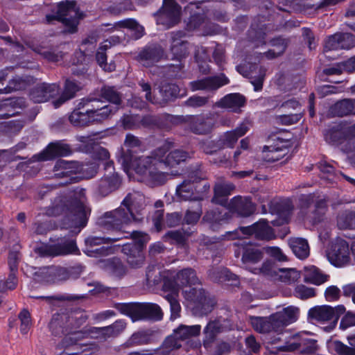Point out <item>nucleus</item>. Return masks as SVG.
<instances>
[{
	"label": "nucleus",
	"instance_id": "nucleus-1",
	"mask_svg": "<svg viewBox=\"0 0 355 355\" xmlns=\"http://www.w3.org/2000/svg\"><path fill=\"white\" fill-rule=\"evenodd\" d=\"M299 309L288 306L268 317H254L252 324L255 331L268 333V343L277 344L284 341V345L276 347L278 352H294L300 350L303 354H312L317 350L316 340L301 339L297 334H293L285 329L286 327L298 319Z\"/></svg>",
	"mask_w": 355,
	"mask_h": 355
},
{
	"label": "nucleus",
	"instance_id": "nucleus-2",
	"mask_svg": "<svg viewBox=\"0 0 355 355\" xmlns=\"http://www.w3.org/2000/svg\"><path fill=\"white\" fill-rule=\"evenodd\" d=\"M132 198L128 195L124 198L119 207L105 213L98 218V223L104 230H111L114 232L117 237L123 235L125 236L123 239H132L131 242L122 245L121 251L125 255L129 266L131 268H139L144 262V250L150 237L148 234L141 231L130 232L124 230L125 226L132 220H137L132 212Z\"/></svg>",
	"mask_w": 355,
	"mask_h": 355
},
{
	"label": "nucleus",
	"instance_id": "nucleus-3",
	"mask_svg": "<svg viewBox=\"0 0 355 355\" xmlns=\"http://www.w3.org/2000/svg\"><path fill=\"white\" fill-rule=\"evenodd\" d=\"M88 319L86 312L83 310H68L60 309L52 315L49 329L54 336L64 337L57 345V349L63 351L58 355H80L85 345L79 341L89 336L87 329L78 330Z\"/></svg>",
	"mask_w": 355,
	"mask_h": 355
},
{
	"label": "nucleus",
	"instance_id": "nucleus-4",
	"mask_svg": "<svg viewBox=\"0 0 355 355\" xmlns=\"http://www.w3.org/2000/svg\"><path fill=\"white\" fill-rule=\"evenodd\" d=\"M175 146L173 138H166L162 144L150 152L148 156H142L136 163L135 172L153 186H161L167 181L168 173L161 171L166 153Z\"/></svg>",
	"mask_w": 355,
	"mask_h": 355
},
{
	"label": "nucleus",
	"instance_id": "nucleus-5",
	"mask_svg": "<svg viewBox=\"0 0 355 355\" xmlns=\"http://www.w3.org/2000/svg\"><path fill=\"white\" fill-rule=\"evenodd\" d=\"M46 214L50 216H58L64 214L70 220L69 227L78 229L80 232L88 222L90 211H87L83 202L77 197L58 196L46 209Z\"/></svg>",
	"mask_w": 355,
	"mask_h": 355
},
{
	"label": "nucleus",
	"instance_id": "nucleus-6",
	"mask_svg": "<svg viewBox=\"0 0 355 355\" xmlns=\"http://www.w3.org/2000/svg\"><path fill=\"white\" fill-rule=\"evenodd\" d=\"M99 102V100L91 96L81 98L69 115L70 123L74 127L83 128L106 121L107 111L98 110L96 106V103Z\"/></svg>",
	"mask_w": 355,
	"mask_h": 355
},
{
	"label": "nucleus",
	"instance_id": "nucleus-7",
	"mask_svg": "<svg viewBox=\"0 0 355 355\" xmlns=\"http://www.w3.org/2000/svg\"><path fill=\"white\" fill-rule=\"evenodd\" d=\"M114 307L132 322H157L162 320L164 315L161 307L152 302H119Z\"/></svg>",
	"mask_w": 355,
	"mask_h": 355
},
{
	"label": "nucleus",
	"instance_id": "nucleus-8",
	"mask_svg": "<svg viewBox=\"0 0 355 355\" xmlns=\"http://www.w3.org/2000/svg\"><path fill=\"white\" fill-rule=\"evenodd\" d=\"M324 139L331 146H338L345 144L343 150L346 153L355 151V124L345 126L336 124L324 130Z\"/></svg>",
	"mask_w": 355,
	"mask_h": 355
},
{
	"label": "nucleus",
	"instance_id": "nucleus-9",
	"mask_svg": "<svg viewBox=\"0 0 355 355\" xmlns=\"http://www.w3.org/2000/svg\"><path fill=\"white\" fill-rule=\"evenodd\" d=\"M110 236H89L85 239V247L83 252L89 257H101L107 256L112 253V247H105L99 245L102 244H112L119 240L123 239L125 236L121 235L117 237V235L111 230H106Z\"/></svg>",
	"mask_w": 355,
	"mask_h": 355
},
{
	"label": "nucleus",
	"instance_id": "nucleus-10",
	"mask_svg": "<svg viewBox=\"0 0 355 355\" xmlns=\"http://www.w3.org/2000/svg\"><path fill=\"white\" fill-rule=\"evenodd\" d=\"M243 236H254L260 241H270L275 238L272 228L266 219H260L254 224L247 227H239L232 232H227L228 239L235 240Z\"/></svg>",
	"mask_w": 355,
	"mask_h": 355
},
{
	"label": "nucleus",
	"instance_id": "nucleus-11",
	"mask_svg": "<svg viewBox=\"0 0 355 355\" xmlns=\"http://www.w3.org/2000/svg\"><path fill=\"white\" fill-rule=\"evenodd\" d=\"M184 297L193 304V311L198 315H206L211 313L216 304V300L202 288H190L184 291Z\"/></svg>",
	"mask_w": 355,
	"mask_h": 355
},
{
	"label": "nucleus",
	"instance_id": "nucleus-12",
	"mask_svg": "<svg viewBox=\"0 0 355 355\" xmlns=\"http://www.w3.org/2000/svg\"><path fill=\"white\" fill-rule=\"evenodd\" d=\"M170 35L171 59L178 61L179 64L169 65V71H172L175 73V76H177L184 67L181 63L182 60L189 55V43L184 40L186 33L183 31H173Z\"/></svg>",
	"mask_w": 355,
	"mask_h": 355
},
{
	"label": "nucleus",
	"instance_id": "nucleus-13",
	"mask_svg": "<svg viewBox=\"0 0 355 355\" xmlns=\"http://www.w3.org/2000/svg\"><path fill=\"white\" fill-rule=\"evenodd\" d=\"M180 124L187 123L188 129L197 135H207L214 128L216 119L212 113L196 115H179Z\"/></svg>",
	"mask_w": 355,
	"mask_h": 355
},
{
	"label": "nucleus",
	"instance_id": "nucleus-14",
	"mask_svg": "<svg viewBox=\"0 0 355 355\" xmlns=\"http://www.w3.org/2000/svg\"><path fill=\"white\" fill-rule=\"evenodd\" d=\"M179 115H173L168 113L158 114H146L141 117V125L151 130L169 131L172 127L180 124Z\"/></svg>",
	"mask_w": 355,
	"mask_h": 355
},
{
	"label": "nucleus",
	"instance_id": "nucleus-15",
	"mask_svg": "<svg viewBox=\"0 0 355 355\" xmlns=\"http://www.w3.org/2000/svg\"><path fill=\"white\" fill-rule=\"evenodd\" d=\"M181 10L175 0H163L162 7L153 15L157 24L170 28L180 22Z\"/></svg>",
	"mask_w": 355,
	"mask_h": 355
},
{
	"label": "nucleus",
	"instance_id": "nucleus-16",
	"mask_svg": "<svg viewBox=\"0 0 355 355\" xmlns=\"http://www.w3.org/2000/svg\"><path fill=\"white\" fill-rule=\"evenodd\" d=\"M83 170V166L78 162H67L64 159L58 160L54 166V175L57 178H63L61 184L67 185L76 183L82 180V176L78 174Z\"/></svg>",
	"mask_w": 355,
	"mask_h": 355
},
{
	"label": "nucleus",
	"instance_id": "nucleus-17",
	"mask_svg": "<svg viewBox=\"0 0 355 355\" xmlns=\"http://www.w3.org/2000/svg\"><path fill=\"white\" fill-rule=\"evenodd\" d=\"M195 182L189 180H184L181 184H178L175 189V195L180 201H202L206 197L209 190V183H205L202 185L195 186Z\"/></svg>",
	"mask_w": 355,
	"mask_h": 355
},
{
	"label": "nucleus",
	"instance_id": "nucleus-18",
	"mask_svg": "<svg viewBox=\"0 0 355 355\" xmlns=\"http://www.w3.org/2000/svg\"><path fill=\"white\" fill-rule=\"evenodd\" d=\"M99 96L103 101L99 99V103L103 102H108L109 104L100 105L98 103H96V106L98 110H103L105 111L107 109L106 112L108 114L107 116V120L112 118L116 112L119 110L122 104V97L121 94L119 92H118L115 87L109 86V85H103L100 91H99ZM98 100V98H97Z\"/></svg>",
	"mask_w": 355,
	"mask_h": 355
},
{
	"label": "nucleus",
	"instance_id": "nucleus-19",
	"mask_svg": "<svg viewBox=\"0 0 355 355\" xmlns=\"http://www.w3.org/2000/svg\"><path fill=\"white\" fill-rule=\"evenodd\" d=\"M237 248L234 251L236 257L241 256L243 263L255 264L261 261L264 254V248L255 243L239 240L234 243Z\"/></svg>",
	"mask_w": 355,
	"mask_h": 355
},
{
	"label": "nucleus",
	"instance_id": "nucleus-20",
	"mask_svg": "<svg viewBox=\"0 0 355 355\" xmlns=\"http://www.w3.org/2000/svg\"><path fill=\"white\" fill-rule=\"evenodd\" d=\"M73 153L71 146L64 140L50 142L46 147L37 155L38 161L53 160L58 157H67Z\"/></svg>",
	"mask_w": 355,
	"mask_h": 355
},
{
	"label": "nucleus",
	"instance_id": "nucleus-21",
	"mask_svg": "<svg viewBox=\"0 0 355 355\" xmlns=\"http://www.w3.org/2000/svg\"><path fill=\"white\" fill-rule=\"evenodd\" d=\"M269 209L272 214H275L277 216V219L272 221V224L274 226H282L289 223L293 210V205L289 199L273 200L269 204Z\"/></svg>",
	"mask_w": 355,
	"mask_h": 355
},
{
	"label": "nucleus",
	"instance_id": "nucleus-22",
	"mask_svg": "<svg viewBox=\"0 0 355 355\" xmlns=\"http://www.w3.org/2000/svg\"><path fill=\"white\" fill-rule=\"evenodd\" d=\"M330 263L336 267H341L349 260V248L348 243L343 239H338L332 243L327 254Z\"/></svg>",
	"mask_w": 355,
	"mask_h": 355
},
{
	"label": "nucleus",
	"instance_id": "nucleus-23",
	"mask_svg": "<svg viewBox=\"0 0 355 355\" xmlns=\"http://www.w3.org/2000/svg\"><path fill=\"white\" fill-rule=\"evenodd\" d=\"M164 55V50L157 43L148 44L139 52L137 60L145 67H150L159 62Z\"/></svg>",
	"mask_w": 355,
	"mask_h": 355
},
{
	"label": "nucleus",
	"instance_id": "nucleus-24",
	"mask_svg": "<svg viewBox=\"0 0 355 355\" xmlns=\"http://www.w3.org/2000/svg\"><path fill=\"white\" fill-rule=\"evenodd\" d=\"M60 89L58 83H42L37 84L31 89L29 97L35 103H44L54 98Z\"/></svg>",
	"mask_w": 355,
	"mask_h": 355
},
{
	"label": "nucleus",
	"instance_id": "nucleus-25",
	"mask_svg": "<svg viewBox=\"0 0 355 355\" xmlns=\"http://www.w3.org/2000/svg\"><path fill=\"white\" fill-rule=\"evenodd\" d=\"M226 208L230 211L231 217L234 214H236L239 216L248 217L253 214L255 210L251 198H243L240 196L232 198Z\"/></svg>",
	"mask_w": 355,
	"mask_h": 355
},
{
	"label": "nucleus",
	"instance_id": "nucleus-26",
	"mask_svg": "<svg viewBox=\"0 0 355 355\" xmlns=\"http://www.w3.org/2000/svg\"><path fill=\"white\" fill-rule=\"evenodd\" d=\"M122 183V178L115 171L111 173L105 172L103 177L99 180L98 193L105 197L111 193L118 190Z\"/></svg>",
	"mask_w": 355,
	"mask_h": 355
},
{
	"label": "nucleus",
	"instance_id": "nucleus-27",
	"mask_svg": "<svg viewBox=\"0 0 355 355\" xmlns=\"http://www.w3.org/2000/svg\"><path fill=\"white\" fill-rule=\"evenodd\" d=\"M230 219L231 214L225 207L209 209L202 217V220L208 223L210 228L214 231L223 224L228 223Z\"/></svg>",
	"mask_w": 355,
	"mask_h": 355
},
{
	"label": "nucleus",
	"instance_id": "nucleus-28",
	"mask_svg": "<svg viewBox=\"0 0 355 355\" xmlns=\"http://www.w3.org/2000/svg\"><path fill=\"white\" fill-rule=\"evenodd\" d=\"M25 106L23 98L14 97L3 99L0 101V119H8L17 115L18 110Z\"/></svg>",
	"mask_w": 355,
	"mask_h": 355
},
{
	"label": "nucleus",
	"instance_id": "nucleus-29",
	"mask_svg": "<svg viewBox=\"0 0 355 355\" xmlns=\"http://www.w3.org/2000/svg\"><path fill=\"white\" fill-rule=\"evenodd\" d=\"M33 51L44 60L53 63L62 61L64 55L59 46L53 44L37 45L33 47Z\"/></svg>",
	"mask_w": 355,
	"mask_h": 355
},
{
	"label": "nucleus",
	"instance_id": "nucleus-30",
	"mask_svg": "<svg viewBox=\"0 0 355 355\" xmlns=\"http://www.w3.org/2000/svg\"><path fill=\"white\" fill-rule=\"evenodd\" d=\"M78 15V11L76 9V2L75 1L65 0L58 3L57 12L55 14H47L45 19L48 24H52L53 21L61 18Z\"/></svg>",
	"mask_w": 355,
	"mask_h": 355
},
{
	"label": "nucleus",
	"instance_id": "nucleus-31",
	"mask_svg": "<svg viewBox=\"0 0 355 355\" xmlns=\"http://www.w3.org/2000/svg\"><path fill=\"white\" fill-rule=\"evenodd\" d=\"M54 245L56 257L69 254L80 255L76 240L73 237L68 236L61 237L58 239V242Z\"/></svg>",
	"mask_w": 355,
	"mask_h": 355
},
{
	"label": "nucleus",
	"instance_id": "nucleus-32",
	"mask_svg": "<svg viewBox=\"0 0 355 355\" xmlns=\"http://www.w3.org/2000/svg\"><path fill=\"white\" fill-rule=\"evenodd\" d=\"M235 189V185L231 182L218 183L214 188V196L212 202L227 207L229 202L227 197Z\"/></svg>",
	"mask_w": 355,
	"mask_h": 355
},
{
	"label": "nucleus",
	"instance_id": "nucleus-33",
	"mask_svg": "<svg viewBox=\"0 0 355 355\" xmlns=\"http://www.w3.org/2000/svg\"><path fill=\"white\" fill-rule=\"evenodd\" d=\"M126 322L123 320H116L111 325L103 327H92L89 333H96L102 336L105 340L119 336L125 328Z\"/></svg>",
	"mask_w": 355,
	"mask_h": 355
},
{
	"label": "nucleus",
	"instance_id": "nucleus-34",
	"mask_svg": "<svg viewBox=\"0 0 355 355\" xmlns=\"http://www.w3.org/2000/svg\"><path fill=\"white\" fill-rule=\"evenodd\" d=\"M103 268L111 276L121 279L127 273V268L118 257H112L101 261Z\"/></svg>",
	"mask_w": 355,
	"mask_h": 355
},
{
	"label": "nucleus",
	"instance_id": "nucleus-35",
	"mask_svg": "<svg viewBox=\"0 0 355 355\" xmlns=\"http://www.w3.org/2000/svg\"><path fill=\"white\" fill-rule=\"evenodd\" d=\"M225 85H227V82L223 83L220 77L214 76L191 81L190 87L192 91L216 90Z\"/></svg>",
	"mask_w": 355,
	"mask_h": 355
},
{
	"label": "nucleus",
	"instance_id": "nucleus-36",
	"mask_svg": "<svg viewBox=\"0 0 355 355\" xmlns=\"http://www.w3.org/2000/svg\"><path fill=\"white\" fill-rule=\"evenodd\" d=\"M223 331V325L218 320H210L203 329V345L209 347L216 340L218 335Z\"/></svg>",
	"mask_w": 355,
	"mask_h": 355
},
{
	"label": "nucleus",
	"instance_id": "nucleus-37",
	"mask_svg": "<svg viewBox=\"0 0 355 355\" xmlns=\"http://www.w3.org/2000/svg\"><path fill=\"white\" fill-rule=\"evenodd\" d=\"M246 103L245 97L240 93H230L226 94L216 103L218 107L221 108H230L235 111Z\"/></svg>",
	"mask_w": 355,
	"mask_h": 355
},
{
	"label": "nucleus",
	"instance_id": "nucleus-38",
	"mask_svg": "<svg viewBox=\"0 0 355 355\" xmlns=\"http://www.w3.org/2000/svg\"><path fill=\"white\" fill-rule=\"evenodd\" d=\"M79 89L80 87L75 81L67 79L64 82V89L61 94L58 98L53 101L54 107L58 108L65 102L73 98Z\"/></svg>",
	"mask_w": 355,
	"mask_h": 355
},
{
	"label": "nucleus",
	"instance_id": "nucleus-39",
	"mask_svg": "<svg viewBox=\"0 0 355 355\" xmlns=\"http://www.w3.org/2000/svg\"><path fill=\"white\" fill-rule=\"evenodd\" d=\"M193 155V153H189L182 149H175L171 150L163 161V166L166 167H175L182 162H186L191 159Z\"/></svg>",
	"mask_w": 355,
	"mask_h": 355
},
{
	"label": "nucleus",
	"instance_id": "nucleus-40",
	"mask_svg": "<svg viewBox=\"0 0 355 355\" xmlns=\"http://www.w3.org/2000/svg\"><path fill=\"white\" fill-rule=\"evenodd\" d=\"M160 94L162 101L165 103L174 101L178 98H182L187 94L185 89H181L179 86L175 83H166L160 88Z\"/></svg>",
	"mask_w": 355,
	"mask_h": 355
},
{
	"label": "nucleus",
	"instance_id": "nucleus-41",
	"mask_svg": "<svg viewBox=\"0 0 355 355\" xmlns=\"http://www.w3.org/2000/svg\"><path fill=\"white\" fill-rule=\"evenodd\" d=\"M308 315L318 322L330 321L333 322V307L330 305L316 306L309 310Z\"/></svg>",
	"mask_w": 355,
	"mask_h": 355
},
{
	"label": "nucleus",
	"instance_id": "nucleus-42",
	"mask_svg": "<svg viewBox=\"0 0 355 355\" xmlns=\"http://www.w3.org/2000/svg\"><path fill=\"white\" fill-rule=\"evenodd\" d=\"M332 112L340 117L355 115V99L344 98L331 107Z\"/></svg>",
	"mask_w": 355,
	"mask_h": 355
},
{
	"label": "nucleus",
	"instance_id": "nucleus-43",
	"mask_svg": "<svg viewBox=\"0 0 355 355\" xmlns=\"http://www.w3.org/2000/svg\"><path fill=\"white\" fill-rule=\"evenodd\" d=\"M289 245L293 252L300 259H304L309 257V247L305 239L295 238L291 239Z\"/></svg>",
	"mask_w": 355,
	"mask_h": 355
},
{
	"label": "nucleus",
	"instance_id": "nucleus-44",
	"mask_svg": "<svg viewBox=\"0 0 355 355\" xmlns=\"http://www.w3.org/2000/svg\"><path fill=\"white\" fill-rule=\"evenodd\" d=\"M264 26H259L258 24H252L248 31V37L249 40L255 43V46L259 47L266 44Z\"/></svg>",
	"mask_w": 355,
	"mask_h": 355
},
{
	"label": "nucleus",
	"instance_id": "nucleus-45",
	"mask_svg": "<svg viewBox=\"0 0 355 355\" xmlns=\"http://www.w3.org/2000/svg\"><path fill=\"white\" fill-rule=\"evenodd\" d=\"M177 279L180 287L195 285L198 282L196 270L191 268H184L177 274Z\"/></svg>",
	"mask_w": 355,
	"mask_h": 355
},
{
	"label": "nucleus",
	"instance_id": "nucleus-46",
	"mask_svg": "<svg viewBox=\"0 0 355 355\" xmlns=\"http://www.w3.org/2000/svg\"><path fill=\"white\" fill-rule=\"evenodd\" d=\"M200 331L201 326L200 324L191 326L180 324L178 328L174 329V334L182 341L200 335Z\"/></svg>",
	"mask_w": 355,
	"mask_h": 355
},
{
	"label": "nucleus",
	"instance_id": "nucleus-47",
	"mask_svg": "<svg viewBox=\"0 0 355 355\" xmlns=\"http://www.w3.org/2000/svg\"><path fill=\"white\" fill-rule=\"evenodd\" d=\"M315 209L312 211L311 223L313 225H318L321 223L328 209L327 200L325 198L315 200Z\"/></svg>",
	"mask_w": 355,
	"mask_h": 355
},
{
	"label": "nucleus",
	"instance_id": "nucleus-48",
	"mask_svg": "<svg viewBox=\"0 0 355 355\" xmlns=\"http://www.w3.org/2000/svg\"><path fill=\"white\" fill-rule=\"evenodd\" d=\"M337 225L341 230H355V211L345 210L339 214Z\"/></svg>",
	"mask_w": 355,
	"mask_h": 355
},
{
	"label": "nucleus",
	"instance_id": "nucleus-49",
	"mask_svg": "<svg viewBox=\"0 0 355 355\" xmlns=\"http://www.w3.org/2000/svg\"><path fill=\"white\" fill-rule=\"evenodd\" d=\"M152 340V334L149 331L135 332L124 343L125 347L149 344Z\"/></svg>",
	"mask_w": 355,
	"mask_h": 355
},
{
	"label": "nucleus",
	"instance_id": "nucleus-50",
	"mask_svg": "<svg viewBox=\"0 0 355 355\" xmlns=\"http://www.w3.org/2000/svg\"><path fill=\"white\" fill-rule=\"evenodd\" d=\"M185 174L187 180L195 183H199L205 179V175L202 171V163L197 162L190 164L186 169Z\"/></svg>",
	"mask_w": 355,
	"mask_h": 355
},
{
	"label": "nucleus",
	"instance_id": "nucleus-51",
	"mask_svg": "<svg viewBox=\"0 0 355 355\" xmlns=\"http://www.w3.org/2000/svg\"><path fill=\"white\" fill-rule=\"evenodd\" d=\"M157 266L155 264L148 265L146 272V280L148 285L158 286L159 285L165 276L167 274L166 271H159L156 273Z\"/></svg>",
	"mask_w": 355,
	"mask_h": 355
},
{
	"label": "nucleus",
	"instance_id": "nucleus-52",
	"mask_svg": "<svg viewBox=\"0 0 355 355\" xmlns=\"http://www.w3.org/2000/svg\"><path fill=\"white\" fill-rule=\"evenodd\" d=\"M329 276L321 272L319 268L313 266V268L305 275L304 282L306 283L321 285L327 282Z\"/></svg>",
	"mask_w": 355,
	"mask_h": 355
},
{
	"label": "nucleus",
	"instance_id": "nucleus-53",
	"mask_svg": "<svg viewBox=\"0 0 355 355\" xmlns=\"http://www.w3.org/2000/svg\"><path fill=\"white\" fill-rule=\"evenodd\" d=\"M134 159L135 155L132 148L122 147L120 153V157L119 161L121 162L122 166L125 168H132L135 170V164L141 158Z\"/></svg>",
	"mask_w": 355,
	"mask_h": 355
},
{
	"label": "nucleus",
	"instance_id": "nucleus-54",
	"mask_svg": "<svg viewBox=\"0 0 355 355\" xmlns=\"http://www.w3.org/2000/svg\"><path fill=\"white\" fill-rule=\"evenodd\" d=\"M110 157L109 151L105 148L99 147L95 151V157L103 162L105 171L111 173L114 171V162L110 160Z\"/></svg>",
	"mask_w": 355,
	"mask_h": 355
},
{
	"label": "nucleus",
	"instance_id": "nucleus-55",
	"mask_svg": "<svg viewBox=\"0 0 355 355\" xmlns=\"http://www.w3.org/2000/svg\"><path fill=\"white\" fill-rule=\"evenodd\" d=\"M162 283V291L164 293H168L166 295L178 296L180 286L179 282H178L177 277L175 278L169 277L167 275V274H165V276Z\"/></svg>",
	"mask_w": 355,
	"mask_h": 355
},
{
	"label": "nucleus",
	"instance_id": "nucleus-56",
	"mask_svg": "<svg viewBox=\"0 0 355 355\" xmlns=\"http://www.w3.org/2000/svg\"><path fill=\"white\" fill-rule=\"evenodd\" d=\"M191 234L190 232H182L180 230H173L167 232L164 237L171 240V243L175 244L180 246H184L187 244L188 236Z\"/></svg>",
	"mask_w": 355,
	"mask_h": 355
},
{
	"label": "nucleus",
	"instance_id": "nucleus-57",
	"mask_svg": "<svg viewBox=\"0 0 355 355\" xmlns=\"http://www.w3.org/2000/svg\"><path fill=\"white\" fill-rule=\"evenodd\" d=\"M27 86V81L22 77L16 76L9 80L8 84L3 89L5 93H10L12 91L25 89Z\"/></svg>",
	"mask_w": 355,
	"mask_h": 355
},
{
	"label": "nucleus",
	"instance_id": "nucleus-58",
	"mask_svg": "<svg viewBox=\"0 0 355 355\" xmlns=\"http://www.w3.org/2000/svg\"><path fill=\"white\" fill-rule=\"evenodd\" d=\"M95 59L99 67L105 71L112 72L116 69V65L114 62L107 63V53L96 51L95 55Z\"/></svg>",
	"mask_w": 355,
	"mask_h": 355
},
{
	"label": "nucleus",
	"instance_id": "nucleus-59",
	"mask_svg": "<svg viewBox=\"0 0 355 355\" xmlns=\"http://www.w3.org/2000/svg\"><path fill=\"white\" fill-rule=\"evenodd\" d=\"M62 23L66 31L69 33H75L78 31V26L79 24V17L78 15H71L65 17L57 20Z\"/></svg>",
	"mask_w": 355,
	"mask_h": 355
},
{
	"label": "nucleus",
	"instance_id": "nucleus-60",
	"mask_svg": "<svg viewBox=\"0 0 355 355\" xmlns=\"http://www.w3.org/2000/svg\"><path fill=\"white\" fill-rule=\"evenodd\" d=\"M201 148L205 154L211 155L223 149L218 137L213 140H206L202 143Z\"/></svg>",
	"mask_w": 355,
	"mask_h": 355
},
{
	"label": "nucleus",
	"instance_id": "nucleus-61",
	"mask_svg": "<svg viewBox=\"0 0 355 355\" xmlns=\"http://www.w3.org/2000/svg\"><path fill=\"white\" fill-rule=\"evenodd\" d=\"M18 318L21 322L20 332L26 334L32 326L31 313L27 309H24L19 312Z\"/></svg>",
	"mask_w": 355,
	"mask_h": 355
},
{
	"label": "nucleus",
	"instance_id": "nucleus-62",
	"mask_svg": "<svg viewBox=\"0 0 355 355\" xmlns=\"http://www.w3.org/2000/svg\"><path fill=\"white\" fill-rule=\"evenodd\" d=\"M209 102L208 96H201L197 94L188 98L184 103V105L188 107L198 108L206 105Z\"/></svg>",
	"mask_w": 355,
	"mask_h": 355
},
{
	"label": "nucleus",
	"instance_id": "nucleus-63",
	"mask_svg": "<svg viewBox=\"0 0 355 355\" xmlns=\"http://www.w3.org/2000/svg\"><path fill=\"white\" fill-rule=\"evenodd\" d=\"M205 19V14L202 12H194L191 14L187 23V29L193 31L198 29L204 23Z\"/></svg>",
	"mask_w": 355,
	"mask_h": 355
},
{
	"label": "nucleus",
	"instance_id": "nucleus-64",
	"mask_svg": "<svg viewBox=\"0 0 355 355\" xmlns=\"http://www.w3.org/2000/svg\"><path fill=\"white\" fill-rule=\"evenodd\" d=\"M340 49H350L355 46V35L349 33H338Z\"/></svg>",
	"mask_w": 355,
	"mask_h": 355
}]
</instances>
